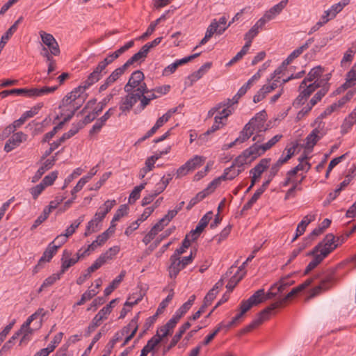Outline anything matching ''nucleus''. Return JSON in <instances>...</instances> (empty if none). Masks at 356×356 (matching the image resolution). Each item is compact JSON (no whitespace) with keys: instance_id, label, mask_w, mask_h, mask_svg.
Here are the masks:
<instances>
[{"instance_id":"nucleus-10","label":"nucleus","mask_w":356,"mask_h":356,"mask_svg":"<svg viewBox=\"0 0 356 356\" xmlns=\"http://www.w3.org/2000/svg\"><path fill=\"white\" fill-rule=\"evenodd\" d=\"M170 266L168 268L169 276L171 279H175L179 272L185 268V266L180 261V257L176 254H172L170 257Z\"/></svg>"},{"instance_id":"nucleus-11","label":"nucleus","mask_w":356,"mask_h":356,"mask_svg":"<svg viewBox=\"0 0 356 356\" xmlns=\"http://www.w3.org/2000/svg\"><path fill=\"white\" fill-rule=\"evenodd\" d=\"M120 247L113 246L110 248L107 251L102 253L92 264L98 270L102 265H104L107 261L111 260L113 257L119 252Z\"/></svg>"},{"instance_id":"nucleus-51","label":"nucleus","mask_w":356,"mask_h":356,"mask_svg":"<svg viewBox=\"0 0 356 356\" xmlns=\"http://www.w3.org/2000/svg\"><path fill=\"white\" fill-rule=\"evenodd\" d=\"M63 273H61V270L59 273L53 274L52 275L48 277L44 280L42 284V287H48L51 286L56 280H58L60 279V276Z\"/></svg>"},{"instance_id":"nucleus-40","label":"nucleus","mask_w":356,"mask_h":356,"mask_svg":"<svg viewBox=\"0 0 356 356\" xmlns=\"http://www.w3.org/2000/svg\"><path fill=\"white\" fill-rule=\"evenodd\" d=\"M239 158V156H236L235 158V159L234 160V161L232 162V164L231 165V166H229V168H227L224 170V172H223V174L222 175V176H225V179L226 180H227V175H229V173L233 171V170H236L234 169V168L236 166H237L238 168H241L243 167L245 163H243V161L240 159L238 160Z\"/></svg>"},{"instance_id":"nucleus-14","label":"nucleus","mask_w":356,"mask_h":356,"mask_svg":"<svg viewBox=\"0 0 356 356\" xmlns=\"http://www.w3.org/2000/svg\"><path fill=\"white\" fill-rule=\"evenodd\" d=\"M184 313H180L179 314H177L174 316L171 319H170L165 325L160 327L159 331L162 332V334H159V332H157L156 334L154 336L156 338H161V341L168 334H170L171 331L175 327L177 323L182 317Z\"/></svg>"},{"instance_id":"nucleus-29","label":"nucleus","mask_w":356,"mask_h":356,"mask_svg":"<svg viewBox=\"0 0 356 356\" xmlns=\"http://www.w3.org/2000/svg\"><path fill=\"white\" fill-rule=\"evenodd\" d=\"M253 134L254 129L247 123L242 131H240L239 136L236 140L238 143H244L248 140Z\"/></svg>"},{"instance_id":"nucleus-24","label":"nucleus","mask_w":356,"mask_h":356,"mask_svg":"<svg viewBox=\"0 0 356 356\" xmlns=\"http://www.w3.org/2000/svg\"><path fill=\"white\" fill-rule=\"evenodd\" d=\"M55 161V156L46 160L42 165L37 170L35 175L32 177V182L38 181L47 170L51 169L54 166Z\"/></svg>"},{"instance_id":"nucleus-36","label":"nucleus","mask_w":356,"mask_h":356,"mask_svg":"<svg viewBox=\"0 0 356 356\" xmlns=\"http://www.w3.org/2000/svg\"><path fill=\"white\" fill-rule=\"evenodd\" d=\"M203 162V157L196 155L186 162L185 164L188 167V170L192 171L197 167L202 165Z\"/></svg>"},{"instance_id":"nucleus-61","label":"nucleus","mask_w":356,"mask_h":356,"mask_svg":"<svg viewBox=\"0 0 356 356\" xmlns=\"http://www.w3.org/2000/svg\"><path fill=\"white\" fill-rule=\"evenodd\" d=\"M108 313H98L92 319L91 323L96 327H99L104 320L108 318Z\"/></svg>"},{"instance_id":"nucleus-45","label":"nucleus","mask_w":356,"mask_h":356,"mask_svg":"<svg viewBox=\"0 0 356 356\" xmlns=\"http://www.w3.org/2000/svg\"><path fill=\"white\" fill-rule=\"evenodd\" d=\"M58 250L55 245H54V243H50L47 248L45 249V250L43 252L44 257H47V261L49 262L51 259L53 258V257L56 254Z\"/></svg>"},{"instance_id":"nucleus-21","label":"nucleus","mask_w":356,"mask_h":356,"mask_svg":"<svg viewBox=\"0 0 356 356\" xmlns=\"http://www.w3.org/2000/svg\"><path fill=\"white\" fill-rule=\"evenodd\" d=\"M38 314V313H33L21 326L19 333H23V336L20 340V344H22L29 339V335L32 334V330L30 328V324L35 318Z\"/></svg>"},{"instance_id":"nucleus-41","label":"nucleus","mask_w":356,"mask_h":356,"mask_svg":"<svg viewBox=\"0 0 356 356\" xmlns=\"http://www.w3.org/2000/svg\"><path fill=\"white\" fill-rule=\"evenodd\" d=\"M348 152L342 154L341 156H339V157H336L333 159H332L328 165V167H327V171H326V173H325V177L326 178H328L329 177V175H330V172L332 171V170L337 165H338L340 162H341L343 160H344L346 159V157L348 155Z\"/></svg>"},{"instance_id":"nucleus-6","label":"nucleus","mask_w":356,"mask_h":356,"mask_svg":"<svg viewBox=\"0 0 356 356\" xmlns=\"http://www.w3.org/2000/svg\"><path fill=\"white\" fill-rule=\"evenodd\" d=\"M302 291H303L302 286L299 285L296 287H294L289 293H287L286 296L279 298V300L272 303L269 307L264 308L261 312H272L273 309L284 307L290 300L296 296Z\"/></svg>"},{"instance_id":"nucleus-35","label":"nucleus","mask_w":356,"mask_h":356,"mask_svg":"<svg viewBox=\"0 0 356 356\" xmlns=\"http://www.w3.org/2000/svg\"><path fill=\"white\" fill-rule=\"evenodd\" d=\"M245 275V272H243L241 275H237V273H235L234 275H232L228 283L226 285V288L227 289L228 293H229L231 291H233V289L235 288L236 284L243 279L244 275Z\"/></svg>"},{"instance_id":"nucleus-9","label":"nucleus","mask_w":356,"mask_h":356,"mask_svg":"<svg viewBox=\"0 0 356 356\" xmlns=\"http://www.w3.org/2000/svg\"><path fill=\"white\" fill-rule=\"evenodd\" d=\"M270 161V158L262 159L250 170V174L252 175L251 181H252V185H255L262 173L268 168Z\"/></svg>"},{"instance_id":"nucleus-55","label":"nucleus","mask_w":356,"mask_h":356,"mask_svg":"<svg viewBox=\"0 0 356 356\" xmlns=\"http://www.w3.org/2000/svg\"><path fill=\"white\" fill-rule=\"evenodd\" d=\"M63 128L62 124L58 123L56 126H55L53 129L45 134L42 140V143H48L57 133V131Z\"/></svg>"},{"instance_id":"nucleus-43","label":"nucleus","mask_w":356,"mask_h":356,"mask_svg":"<svg viewBox=\"0 0 356 356\" xmlns=\"http://www.w3.org/2000/svg\"><path fill=\"white\" fill-rule=\"evenodd\" d=\"M328 92V88H324L319 90L314 97L310 99L309 104L311 106H315L318 102L321 100V99L326 95Z\"/></svg>"},{"instance_id":"nucleus-33","label":"nucleus","mask_w":356,"mask_h":356,"mask_svg":"<svg viewBox=\"0 0 356 356\" xmlns=\"http://www.w3.org/2000/svg\"><path fill=\"white\" fill-rule=\"evenodd\" d=\"M324 72V68L321 65L316 66L313 67L307 75V80L309 82L315 81L318 79Z\"/></svg>"},{"instance_id":"nucleus-50","label":"nucleus","mask_w":356,"mask_h":356,"mask_svg":"<svg viewBox=\"0 0 356 356\" xmlns=\"http://www.w3.org/2000/svg\"><path fill=\"white\" fill-rule=\"evenodd\" d=\"M58 88V86H52V87H43L42 88H34V95L35 97H40L44 95L54 92L55 90H56Z\"/></svg>"},{"instance_id":"nucleus-3","label":"nucleus","mask_w":356,"mask_h":356,"mask_svg":"<svg viewBox=\"0 0 356 356\" xmlns=\"http://www.w3.org/2000/svg\"><path fill=\"white\" fill-rule=\"evenodd\" d=\"M117 55L114 53L109 54L103 60L100 61L93 71L89 74V80L91 82H97L106 74V67L117 59Z\"/></svg>"},{"instance_id":"nucleus-18","label":"nucleus","mask_w":356,"mask_h":356,"mask_svg":"<svg viewBox=\"0 0 356 356\" xmlns=\"http://www.w3.org/2000/svg\"><path fill=\"white\" fill-rule=\"evenodd\" d=\"M34 88H14L6 90L0 92V98H5L10 95H24L28 97H35Z\"/></svg>"},{"instance_id":"nucleus-26","label":"nucleus","mask_w":356,"mask_h":356,"mask_svg":"<svg viewBox=\"0 0 356 356\" xmlns=\"http://www.w3.org/2000/svg\"><path fill=\"white\" fill-rule=\"evenodd\" d=\"M147 54L148 52L143 46L140 49L137 53L134 54L129 59H128L124 64L129 67L135 63H141L145 60Z\"/></svg>"},{"instance_id":"nucleus-7","label":"nucleus","mask_w":356,"mask_h":356,"mask_svg":"<svg viewBox=\"0 0 356 356\" xmlns=\"http://www.w3.org/2000/svg\"><path fill=\"white\" fill-rule=\"evenodd\" d=\"M263 155L259 145L257 143H254L250 147L245 149L239 154L238 160L241 159L245 164L250 165L259 156Z\"/></svg>"},{"instance_id":"nucleus-63","label":"nucleus","mask_w":356,"mask_h":356,"mask_svg":"<svg viewBox=\"0 0 356 356\" xmlns=\"http://www.w3.org/2000/svg\"><path fill=\"white\" fill-rule=\"evenodd\" d=\"M232 113V109L228 108H224L220 113L219 115L215 116L214 120L216 122H221V120L226 119Z\"/></svg>"},{"instance_id":"nucleus-49","label":"nucleus","mask_w":356,"mask_h":356,"mask_svg":"<svg viewBox=\"0 0 356 356\" xmlns=\"http://www.w3.org/2000/svg\"><path fill=\"white\" fill-rule=\"evenodd\" d=\"M246 313H238L231 321L227 323H224L223 328L229 329L238 324L245 318Z\"/></svg>"},{"instance_id":"nucleus-19","label":"nucleus","mask_w":356,"mask_h":356,"mask_svg":"<svg viewBox=\"0 0 356 356\" xmlns=\"http://www.w3.org/2000/svg\"><path fill=\"white\" fill-rule=\"evenodd\" d=\"M270 313H258L257 316L254 318L251 323L247 325L241 330V333H246L257 328L261 325L264 321H268L270 318Z\"/></svg>"},{"instance_id":"nucleus-20","label":"nucleus","mask_w":356,"mask_h":356,"mask_svg":"<svg viewBox=\"0 0 356 356\" xmlns=\"http://www.w3.org/2000/svg\"><path fill=\"white\" fill-rule=\"evenodd\" d=\"M315 220V215L309 214L303 218V219L298 223L296 234L291 240V243H293L296 239L302 235L306 230L307 225Z\"/></svg>"},{"instance_id":"nucleus-54","label":"nucleus","mask_w":356,"mask_h":356,"mask_svg":"<svg viewBox=\"0 0 356 356\" xmlns=\"http://www.w3.org/2000/svg\"><path fill=\"white\" fill-rule=\"evenodd\" d=\"M138 315H136L130 322L129 323L124 326L122 329V332L124 334V335L125 334H127L129 333V332L130 331L131 329H132V330H134V328H136V331L138 330Z\"/></svg>"},{"instance_id":"nucleus-16","label":"nucleus","mask_w":356,"mask_h":356,"mask_svg":"<svg viewBox=\"0 0 356 356\" xmlns=\"http://www.w3.org/2000/svg\"><path fill=\"white\" fill-rule=\"evenodd\" d=\"M267 114L265 110L257 113L248 122L254 131H262L266 129H264V122L266 120Z\"/></svg>"},{"instance_id":"nucleus-64","label":"nucleus","mask_w":356,"mask_h":356,"mask_svg":"<svg viewBox=\"0 0 356 356\" xmlns=\"http://www.w3.org/2000/svg\"><path fill=\"white\" fill-rule=\"evenodd\" d=\"M44 189L45 187L40 183L39 184L32 187L30 189V193H31L33 198L36 200Z\"/></svg>"},{"instance_id":"nucleus-59","label":"nucleus","mask_w":356,"mask_h":356,"mask_svg":"<svg viewBox=\"0 0 356 356\" xmlns=\"http://www.w3.org/2000/svg\"><path fill=\"white\" fill-rule=\"evenodd\" d=\"M97 294V292L95 290H88L86 291L81 298V300L76 303L78 305H83L84 302H86L87 300H90L93 296H95Z\"/></svg>"},{"instance_id":"nucleus-22","label":"nucleus","mask_w":356,"mask_h":356,"mask_svg":"<svg viewBox=\"0 0 356 356\" xmlns=\"http://www.w3.org/2000/svg\"><path fill=\"white\" fill-rule=\"evenodd\" d=\"M334 280L332 275H329L321 280L320 284L316 286L312 289V296H316L320 294L322 291H326L331 287V284Z\"/></svg>"},{"instance_id":"nucleus-17","label":"nucleus","mask_w":356,"mask_h":356,"mask_svg":"<svg viewBox=\"0 0 356 356\" xmlns=\"http://www.w3.org/2000/svg\"><path fill=\"white\" fill-rule=\"evenodd\" d=\"M225 32V28L218 29V24H216V19H213L209 26L207 27L204 37L201 40L200 45L205 44L210 38L216 33L217 35H221Z\"/></svg>"},{"instance_id":"nucleus-57","label":"nucleus","mask_w":356,"mask_h":356,"mask_svg":"<svg viewBox=\"0 0 356 356\" xmlns=\"http://www.w3.org/2000/svg\"><path fill=\"white\" fill-rule=\"evenodd\" d=\"M82 169L80 168H76L72 174H70L64 181V185L62 187V189H65L67 185L76 177L79 176L82 173Z\"/></svg>"},{"instance_id":"nucleus-31","label":"nucleus","mask_w":356,"mask_h":356,"mask_svg":"<svg viewBox=\"0 0 356 356\" xmlns=\"http://www.w3.org/2000/svg\"><path fill=\"white\" fill-rule=\"evenodd\" d=\"M161 342V338L156 337H152L143 347L140 356H147V354L153 350L154 348Z\"/></svg>"},{"instance_id":"nucleus-46","label":"nucleus","mask_w":356,"mask_h":356,"mask_svg":"<svg viewBox=\"0 0 356 356\" xmlns=\"http://www.w3.org/2000/svg\"><path fill=\"white\" fill-rule=\"evenodd\" d=\"M58 172L53 171L49 175H46L42 181L40 182L45 188L47 186H51L54 184V181L58 177Z\"/></svg>"},{"instance_id":"nucleus-30","label":"nucleus","mask_w":356,"mask_h":356,"mask_svg":"<svg viewBox=\"0 0 356 356\" xmlns=\"http://www.w3.org/2000/svg\"><path fill=\"white\" fill-rule=\"evenodd\" d=\"M213 216V212L211 211H208L204 214L202 218L200 220L197 225L194 229V232L202 233L204 228L208 225L209 221L211 220Z\"/></svg>"},{"instance_id":"nucleus-38","label":"nucleus","mask_w":356,"mask_h":356,"mask_svg":"<svg viewBox=\"0 0 356 356\" xmlns=\"http://www.w3.org/2000/svg\"><path fill=\"white\" fill-rule=\"evenodd\" d=\"M143 298L141 294H136L132 296H129L124 303V307L121 312H129V309L127 307H131L133 305L138 304Z\"/></svg>"},{"instance_id":"nucleus-42","label":"nucleus","mask_w":356,"mask_h":356,"mask_svg":"<svg viewBox=\"0 0 356 356\" xmlns=\"http://www.w3.org/2000/svg\"><path fill=\"white\" fill-rule=\"evenodd\" d=\"M113 96L114 94H109L107 97L99 102L97 106L94 108V113L96 115H99L107 104L113 99Z\"/></svg>"},{"instance_id":"nucleus-8","label":"nucleus","mask_w":356,"mask_h":356,"mask_svg":"<svg viewBox=\"0 0 356 356\" xmlns=\"http://www.w3.org/2000/svg\"><path fill=\"white\" fill-rule=\"evenodd\" d=\"M325 127V122L320 121L315 129L306 138V147L312 149L317 142L323 137L325 132L323 131Z\"/></svg>"},{"instance_id":"nucleus-60","label":"nucleus","mask_w":356,"mask_h":356,"mask_svg":"<svg viewBox=\"0 0 356 356\" xmlns=\"http://www.w3.org/2000/svg\"><path fill=\"white\" fill-rule=\"evenodd\" d=\"M318 88L319 85L314 81L309 84L305 88L301 90V92L303 93L304 96H306L308 98Z\"/></svg>"},{"instance_id":"nucleus-52","label":"nucleus","mask_w":356,"mask_h":356,"mask_svg":"<svg viewBox=\"0 0 356 356\" xmlns=\"http://www.w3.org/2000/svg\"><path fill=\"white\" fill-rule=\"evenodd\" d=\"M145 164V166L141 168L138 173V177L140 179H143L146 174L154 168V165L148 159H146Z\"/></svg>"},{"instance_id":"nucleus-12","label":"nucleus","mask_w":356,"mask_h":356,"mask_svg":"<svg viewBox=\"0 0 356 356\" xmlns=\"http://www.w3.org/2000/svg\"><path fill=\"white\" fill-rule=\"evenodd\" d=\"M40 35L42 42L48 47L51 54L54 56H58L60 54V49L58 42L54 36L44 31H40Z\"/></svg>"},{"instance_id":"nucleus-34","label":"nucleus","mask_w":356,"mask_h":356,"mask_svg":"<svg viewBox=\"0 0 356 356\" xmlns=\"http://www.w3.org/2000/svg\"><path fill=\"white\" fill-rule=\"evenodd\" d=\"M305 179V177H302L300 180L298 181L296 179H294L292 182V186L286 191L284 200H289L291 197H295L296 196V191H301L302 188L300 186L301 184L302 180Z\"/></svg>"},{"instance_id":"nucleus-37","label":"nucleus","mask_w":356,"mask_h":356,"mask_svg":"<svg viewBox=\"0 0 356 356\" xmlns=\"http://www.w3.org/2000/svg\"><path fill=\"white\" fill-rule=\"evenodd\" d=\"M216 291L209 290L204 298L203 304L197 312H204V310L211 304L212 301L216 298Z\"/></svg>"},{"instance_id":"nucleus-47","label":"nucleus","mask_w":356,"mask_h":356,"mask_svg":"<svg viewBox=\"0 0 356 356\" xmlns=\"http://www.w3.org/2000/svg\"><path fill=\"white\" fill-rule=\"evenodd\" d=\"M191 246V240L188 238V235H186L184 239L181 243V245L180 248H177L173 253V254H176L180 256L186 252V250L188 249Z\"/></svg>"},{"instance_id":"nucleus-1","label":"nucleus","mask_w":356,"mask_h":356,"mask_svg":"<svg viewBox=\"0 0 356 356\" xmlns=\"http://www.w3.org/2000/svg\"><path fill=\"white\" fill-rule=\"evenodd\" d=\"M293 283V281H289L288 277H284L278 283L273 284L266 293L264 289L257 290L248 300H243L241 302L240 312H248L252 307L275 297L278 293H282Z\"/></svg>"},{"instance_id":"nucleus-15","label":"nucleus","mask_w":356,"mask_h":356,"mask_svg":"<svg viewBox=\"0 0 356 356\" xmlns=\"http://www.w3.org/2000/svg\"><path fill=\"white\" fill-rule=\"evenodd\" d=\"M96 82H91L89 80V75L87 76V79L83 81L81 84L74 88L72 92L67 93L68 95H72L70 97H72V101L79 100V98H84L86 99V95L84 94V92L86 89L89 88L91 86L95 84Z\"/></svg>"},{"instance_id":"nucleus-4","label":"nucleus","mask_w":356,"mask_h":356,"mask_svg":"<svg viewBox=\"0 0 356 356\" xmlns=\"http://www.w3.org/2000/svg\"><path fill=\"white\" fill-rule=\"evenodd\" d=\"M145 75L140 70L134 71L129 77L128 82L124 86V90L126 92H133L136 88H142L144 86L147 87L143 81Z\"/></svg>"},{"instance_id":"nucleus-5","label":"nucleus","mask_w":356,"mask_h":356,"mask_svg":"<svg viewBox=\"0 0 356 356\" xmlns=\"http://www.w3.org/2000/svg\"><path fill=\"white\" fill-rule=\"evenodd\" d=\"M72 252L69 250H63L61 258V273H65L69 268L76 264L79 259L87 256L86 252H81V250L76 252L75 258H70Z\"/></svg>"},{"instance_id":"nucleus-58","label":"nucleus","mask_w":356,"mask_h":356,"mask_svg":"<svg viewBox=\"0 0 356 356\" xmlns=\"http://www.w3.org/2000/svg\"><path fill=\"white\" fill-rule=\"evenodd\" d=\"M175 229V227H172V228H169L168 229H166L162 234L160 235V238H157L154 242V243H152L150 246H149V248L152 250H154L155 248H156L158 246V245L161 243V241L168 237V236H170L172 231Z\"/></svg>"},{"instance_id":"nucleus-53","label":"nucleus","mask_w":356,"mask_h":356,"mask_svg":"<svg viewBox=\"0 0 356 356\" xmlns=\"http://www.w3.org/2000/svg\"><path fill=\"white\" fill-rule=\"evenodd\" d=\"M98 225L99 224L97 222V221L95 220L93 218L91 220H90L86 227L84 236H88L92 233L97 232L99 230Z\"/></svg>"},{"instance_id":"nucleus-28","label":"nucleus","mask_w":356,"mask_h":356,"mask_svg":"<svg viewBox=\"0 0 356 356\" xmlns=\"http://www.w3.org/2000/svg\"><path fill=\"white\" fill-rule=\"evenodd\" d=\"M191 327V323L189 322L185 323L181 327H180L179 331L175 334L171 340L169 346L166 348V351L170 350L172 347L175 346L177 343L179 342L182 335L185 333V332Z\"/></svg>"},{"instance_id":"nucleus-23","label":"nucleus","mask_w":356,"mask_h":356,"mask_svg":"<svg viewBox=\"0 0 356 356\" xmlns=\"http://www.w3.org/2000/svg\"><path fill=\"white\" fill-rule=\"evenodd\" d=\"M321 243L323 247L321 252H324L325 250L328 251L329 254L339 246V243H336L334 235L332 233L326 234L323 241H321Z\"/></svg>"},{"instance_id":"nucleus-27","label":"nucleus","mask_w":356,"mask_h":356,"mask_svg":"<svg viewBox=\"0 0 356 356\" xmlns=\"http://www.w3.org/2000/svg\"><path fill=\"white\" fill-rule=\"evenodd\" d=\"M164 226L163 223L159 224V221L156 222L151 229V230L144 236L143 242L147 245L149 244L156 236L159 232L161 231Z\"/></svg>"},{"instance_id":"nucleus-32","label":"nucleus","mask_w":356,"mask_h":356,"mask_svg":"<svg viewBox=\"0 0 356 356\" xmlns=\"http://www.w3.org/2000/svg\"><path fill=\"white\" fill-rule=\"evenodd\" d=\"M355 53L356 48H349L343 54L341 60V66L344 68L348 67L353 61Z\"/></svg>"},{"instance_id":"nucleus-56","label":"nucleus","mask_w":356,"mask_h":356,"mask_svg":"<svg viewBox=\"0 0 356 356\" xmlns=\"http://www.w3.org/2000/svg\"><path fill=\"white\" fill-rule=\"evenodd\" d=\"M128 209L129 207L127 204H122L114 214L113 221H118L120 218L127 215Z\"/></svg>"},{"instance_id":"nucleus-13","label":"nucleus","mask_w":356,"mask_h":356,"mask_svg":"<svg viewBox=\"0 0 356 356\" xmlns=\"http://www.w3.org/2000/svg\"><path fill=\"white\" fill-rule=\"evenodd\" d=\"M27 136L22 131L14 134L6 143L4 145V151L10 152L15 147H18L23 141H25Z\"/></svg>"},{"instance_id":"nucleus-62","label":"nucleus","mask_w":356,"mask_h":356,"mask_svg":"<svg viewBox=\"0 0 356 356\" xmlns=\"http://www.w3.org/2000/svg\"><path fill=\"white\" fill-rule=\"evenodd\" d=\"M304 51L305 50L302 49L301 46L296 49L286 58V63L290 64L295 58H298L300 55H301Z\"/></svg>"},{"instance_id":"nucleus-44","label":"nucleus","mask_w":356,"mask_h":356,"mask_svg":"<svg viewBox=\"0 0 356 356\" xmlns=\"http://www.w3.org/2000/svg\"><path fill=\"white\" fill-rule=\"evenodd\" d=\"M221 122H216V120H214V124L211 126V128H209L206 132L201 134L199 137V140L201 141L200 144H202L204 142H206L207 140V137L209 134L215 132L216 131L220 129V124Z\"/></svg>"},{"instance_id":"nucleus-39","label":"nucleus","mask_w":356,"mask_h":356,"mask_svg":"<svg viewBox=\"0 0 356 356\" xmlns=\"http://www.w3.org/2000/svg\"><path fill=\"white\" fill-rule=\"evenodd\" d=\"M211 67V63L207 62L204 63L203 65L200 67V68L190 74V78L194 79L195 81H197L206 73V72L209 70Z\"/></svg>"},{"instance_id":"nucleus-48","label":"nucleus","mask_w":356,"mask_h":356,"mask_svg":"<svg viewBox=\"0 0 356 356\" xmlns=\"http://www.w3.org/2000/svg\"><path fill=\"white\" fill-rule=\"evenodd\" d=\"M323 232V231L320 227L315 228L308 236L303 238V241L309 246L315 238Z\"/></svg>"},{"instance_id":"nucleus-25","label":"nucleus","mask_w":356,"mask_h":356,"mask_svg":"<svg viewBox=\"0 0 356 356\" xmlns=\"http://www.w3.org/2000/svg\"><path fill=\"white\" fill-rule=\"evenodd\" d=\"M288 1V0H282L277 4L273 6L270 10L266 12V17L270 20L274 19L286 6Z\"/></svg>"},{"instance_id":"nucleus-2","label":"nucleus","mask_w":356,"mask_h":356,"mask_svg":"<svg viewBox=\"0 0 356 356\" xmlns=\"http://www.w3.org/2000/svg\"><path fill=\"white\" fill-rule=\"evenodd\" d=\"M146 92H148V88L145 86L142 88H136L133 92H127V95L122 98L120 103V110L122 113L127 115L131 110L134 105L141 98L143 94Z\"/></svg>"}]
</instances>
